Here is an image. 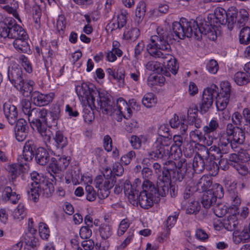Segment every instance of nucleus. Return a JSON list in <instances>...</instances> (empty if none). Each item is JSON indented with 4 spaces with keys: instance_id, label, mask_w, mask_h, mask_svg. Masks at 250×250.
<instances>
[{
    "instance_id": "obj_1",
    "label": "nucleus",
    "mask_w": 250,
    "mask_h": 250,
    "mask_svg": "<svg viewBox=\"0 0 250 250\" xmlns=\"http://www.w3.org/2000/svg\"><path fill=\"white\" fill-rule=\"evenodd\" d=\"M124 192L133 205L139 203L141 208L148 209L155 202H158L160 196L165 197L168 192V187L159 178L156 187L151 181L139 178L135 179L132 185L126 182L124 185Z\"/></svg>"
},
{
    "instance_id": "obj_2",
    "label": "nucleus",
    "mask_w": 250,
    "mask_h": 250,
    "mask_svg": "<svg viewBox=\"0 0 250 250\" xmlns=\"http://www.w3.org/2000/svg\"><path fill=\"white\" fill-rule=\"evenodd\" d=\"M157 35L150 38L151 43L147 45V50L150 55L155 58L162 59L163 63L166 65L165 70L173 74H177L179 64L176 59L171 53L170 43L176 40L175 34L161 27L156 29Z\"/></svg>"
},
{
    "instance_id": "obj_3",
    "label": "nucleus",
    "mask_w": 250,
    "mask_h": 250,
    "mask_svg": "<svg viewBox=\"0 0 250 250\" xmlns=\"http://www.w3.org/2000/svg\"><path fill=\"white\" fill-rule=\"evenodd\" d=\"M172 30L177 39H183L187 37L200 40L202 35L207 36L212 41L217 39L215 26L205 21L198 24L195 20L188 21L182 18L179 22L173 23Z\"/></svg>"
},
{
    "instance_id": "obj_4",
    "label": "nucleus",
    "mask_w": 250,
    "mask_h": 250,
    "mask_svg": "<svg viewBox=\"0 0 250 250\" xmlns=\"http://www.w3.org/2000/svg\"><path fill=\"white\" fill-rule=\"evenodd\" d=\"M185 162V159H180L177 164L172 161H168L163 167L162 176L159 178L168 187L170 181L181 182L188 170Z\"/></svg>"
},
{
    "instance_id": "obj_5",
    "label": "nucleus",
    "mask_w": 250,
    "mask_h": 250,
    "mask_svg": "<svg viewBox=\"0 0 250 250\" xmlns=\"http://www.w3.org/2000/svg\"><path fill=\"white\" fill-rule=\"evenodd\" d=\"M172 143L171 138L163 136H159L152 145V150L148 153L149 158L154 160L168 158L169 157L170 146Z\"/></svg>"
},
{
    "instance_id": "obj_6",
    "label": "nucleus",
    "mask_w": 250,
    "mask_h": 250,
    "mask_svg": "<svg viewBox=\"0 0 250 250\" xmlns=\"http://www.w3.org/2000/svg\"><path fill=\"white\" fill-rule=\"evenodd\" d=\"M224 189L222 186L215 183L212 186L210 189L204 192L203 194L201 203L203 207L208 209L214 207L217 203V200L221 199L224 196Z\"/></svg>"
},
{
    "instance_id": "obj_7",
    "label": "nucleus",
    "mask_w": 250,
    "mask_h": 250,
    "mask_svg": "<svg viewBox=\"0 0 250 250\" xmlns=\"http://www.w3.org/2000/svg\"><path fill=\"white\" fill-rule=\"evenodd\" d=\"M97 105H96L95 109L102 112L104 114L112 115L115 114L116 109L112 96L108 93L98 92L97 94Z\"/></svg>"
},
{
    "instance_id": "obj_8",
    "label": "nucleus",
    "mask_w": 250,
    "mask_h": 250,
    "mask_svg": "<svg viewBox=\"0 0 250 250\" xmlns=\"http://www.w3.org/2000/svg\"><path fill=\"white\" fill-rule=\"evenodd\" d=\"M76 91L79 98L82 101H86L91 109L96 107L95 98L97 97V90L90 87L86 83H83L76 86Z\"/></svg>"
},
{
    "instance_id": "obj_9",
    "label": "nucleus",
    "mask_w": 250,
    "mask_h": 250,
    "mask_svg": "<svg viewBox=\"0 0 250 250\" xmlns=\"http://www.w3.org/2000/svg\"><path fill=\"white\" fill-rule=\"evenodd\" d=\"M116 180V178H113L106 179L103 183L104 179L102 175L96 177L94 183L95 188L98 189V196L100 199H104L109 196L110 190L114 186Z\"/></svg>"
},
{
    "instance_id": "obj_10",
    "label": "nucleus",
    "mask_w": 250,
    "mask_h": 250,
    "mask_svg": "<svg viewBox=\"0 0 250 250\" xmlns=\"http://www.w3.org/2000/svg\"><path fill=\"white\" fill-rule=\"evenodd\" d=\"M232 141L233 148L237 149L239 145L243 144L245 140V134L243 129L238 126H234L232 124H228L225 131Z\"/></svg>"
},
{
    "instance_id": "obj_11",
    "label": "nucleus",
    "mask_w": 250,
    "mask_h": 250,
    "mask_svg": "<svg viewBox=\"0 0 250 250\" xmlns=\"http://www.w3.org/2000/svg\"><path fill=\"white\" fill-rule=\"evenodd\" d=\"M217 90L218 87L213 84L204 90L202 99L200 104V108L202 113H206L212 106L213 99L217 94Z\"/></svg>"
},
{
    "instance_id": "obj_12",
    "label": "nucleus",
    "mask_w": 250,
    "mask_h": 250,
    "mask_svg": "<svg viewBox=\"0 0 250 250\" xmlns=\"http://www.w3.org/2000/svg\"><path fill=\"white\" fill-rule=\"evenodd\" d=\"M37 149V146L33 140L26 141L23 146L22 154L18 157V162L28 164L32 160Z\"/></svg>"
},
{
    "instance_id": "obj_13",
    "label": "nucleus",
    "mask_w": 250,
    "mask_h": 250,
    "mask_svg": "<svg viewBox=\"0 0 250 250\" xmlns=\"http://www.w3.org/2000/svg\"><path fill=\"white\" fill-rule=\"evenodd\" d=\"M115 114L118 116L117 120L121 121L123 117L125 119L130 118L132 115V110L129 107L128 104L122 98H120L116 101V109Z\"/></svg>"
},
{
    "instance_id": "obj_14",
    "label": "nucleus",
    "mask_w": 250,
    "mask_h": 250,
    "mask_svg": "<svg viewBox=\"0 0 250 250\" xmlns=\"http://www.w3.org/2000/svg\"><path fill=\"white\" fill-rule=\"evenodd\" d=\"M31 97L34 104L39 106H43L48 105L51 103L54 98V93H49L48 94H42L39 91H35L33 92Z\"/></svg>"
},
{
    "instance_id": "obj_15",
    "label": "nucleus",
    "mask_w": 250,
    "mask_h": 250,
    "mask_svg": "<svg viewBox=\"0 0 250 250\" xmlns=\"http://www.w3.org/2000/svg\"><path fill=\"white\" fill-rule=\"evenodd\" d=\"M8 79L14 86L19 83L22 82L25 75L21 67L18 65L9 67L7 71Z\"/></svg>"
},
{
    "instance_id": "obj_16",
    "label": "nucleus",
    "mask_w": 250,
    "mask_h": 250,
    "mask_svg": "<svg viewBox=\"0 0 250 250\" xmlns=\"http://www.w3.org/2000/svg\"><path fill=\"white\" fill-rule=\"evenodd\" d=\"M219 141L218 146L224 154L230 152L231 149L237 151L236 148H233V144L229 137V134H227L225 131L221 132L218 135Z\"/></svg>"
},
{
    "instance_id": "obj_17",
    "label": "nucleus",
    "mask_w": 250,
    "mask_h": 250,
    "mask_svg": "<svg viewBox=\"0 0 250 250\" xmlns=\"http://www.w3.org/2000/svg\"><path fill=\"white\" fill-rule=\"evenodd\" d=\"M33 129H36L38 132L40 134L44 142L50 141L51 132L47 128V123L42 120L35 121L30 123Z\"/></svg>"
},
{
    "instance_id": "obj_18",
    "label": "nucleus",
    "mask_w": 250,
    "mask_h": 250,
    "mask_svg": "<svg viewBox=\"0 0 250 250\" xmlns=\"http://www.w3.org/2000/svg\"><path fill=\"white\" fill-rule=\"evenodd\" d=\"M33 129H36L38 132L40 134L44 142L50 141L51 132L47 128V123L42 120L35 121L30 123Z\"/></svg>"
},
{
    "instance_id": "obj_19",
    "label": "nucleus",
    "mask_w": 250,
    "mask_h": 250,
    "mask_svg": "<svg viewBox=\"0 0 250 250\" xmlns=\"http://www.w3.org/2000/svg\"><path fill=\"white\" fill-rule=\"evenodd\" d=\"M233 241L236 244L247 243L250 241V229L248 226L241 228L233 232Z\"/></svg>"
},
{
    "instance_id": "obj_20",
    "label": "nucleus",
    "mask_w": 250,
    "mask_h": 250,
    "mask_svg": "<svg viewBox=\"0 0 250 250\" xmlns=\"http://www.w3.org/2000/svg\"><path fill=\"white\" fill-rule=\"evenodd\" d=\"M4 115L9 123L14 125L18 118V111L16 106L11 104L10 103H5L3 105Z\"/></svg>"
},
{
    "instance_id": "obj_21",
    "label": "nucleus",
    "mask_w": 250,
    "mask_h": 250,
    "mask_svg": "<svg viewBox=\"0 0 250 250\" xmlns=\"http://www.w3.org/2000/svg\"><path fill=\"white\" fill-rule=\"evenodd\" d=\"M35 84L33 81H25L24 79L22 82L16 84L14 87L24 97L31 96L33 90V85Z\"/></svg>"
},
{
    "instance_id": "obj_22",
    "label": "nucleus",
    "mask_w": 250,
    "mask_h": 250,
    "mask_svg": "<svg viewBox=\"0 0 250 250\" xmlns=\"http://www.w3.org/2000/svg\"><path fill=\"white\" fill-rule=\"evenodd\" d=\"M24 37L28 38V35L26 31L21 26L18 25L14 20L13 21H12L8 38L16 40L17 39Z\"/></svg>"
},
{
    "instance_id": "obj_23",
    "label": "nucleus",
    "mask_w": 250,
    "mask_h": 250,
    "mask_svg": "<svg viewBox=\"0 0 250 250\" xmlns=\"http://www.w3.org/2000/svg\"><path fill=\"white\" fill-rule=\"evenodd\" d=\"M36 163L41 166L46 165L50 160V155L47 150L42 147L36 150L34 156Z\"/></svg>"
},
{
    "instance_id": "obj_24",
    "label": "nucleus",
    "mask_w": 250,
    "mask_h": 250,
    "mask_svg": "<svg viewBox=\"0 0 250 250\" xmlns=\"http://www.w3.org/2000/svg\"><path fill=\"white\" fill-rule=\"evenodd\" d=\"M185 116H182L180 118L179 116L175 114L173 118L170 119L169 124L171 127L179 128L181 134L184 135L186 133L188 128V125L185 123Z\"/></svg>"
},
{
    "instance_id": "obj_25",
    "label": "nucleus",
    "mask_w": 250,
    "mask_h": 250,
    "mask_svg": "<svg viewBox=\"0 0 250 250\" xmlns=\"http://www.w3.org/2000/svg\"><path fill=\"white\" fill-rule=\"evenodd\" d=\"M222 226L228 231L233 232L240 229L241 224L235 215L229 216L227 219H224L223 222H221Z\"/></svg>"
},
{
    "instance_id": "obj_26",
    "label": "nucleus",
    "mask_w": 250,
    "mask_h": 250,
    "mask_svg": "<svg viewBox=\"0 0 250 250\" xmlns=\"http://www.w3.org/2000/svg\"><path fill=\"white\" fill-rule=\"evenodd\" d=\"M47 113L48 111L45 108H33L28 116V121L30 123L40 120L44 121Z\"/></svg>"
},
{
    "instance_id": "obj_27",
    "label": "nucleus",
    "mask_w": 250,
    "mask_h": 250,
    "mask_svg": "<svg viewBox=\"0 0 250 250\" xmlns=\"http://www.w3.org/2000/svg\"><path fill=\"white\" fill-rule=\"evenodd\" d=\"M28 164H22L19 163L18 164H12L8 165L6 167V169L11 174L12 179H15L21 173L25 172L26 168L24 166H27Z\"/></svg>"
},
{
    "instance_id": "obj_28",
    "label": "nucleus",
    "mask_w": 250,
    "mask_h": 250,
    "mask_svg": "<svg viewBox=\"0 0 250 250\" xmlns=\"http://www.w3.org/2000/svg\"><path fill=\"white\" fill-rule=\"evenodd\" d=\"M28 38H21L14 40L13 44L14 48L20 52L29 53L31 50L28 42Z\"/></svg>"
},
{
    "instance_id": "obj_29",
    "label": "nucleus",
    "mask_w": 250,
    "mask_h": 250,
    "mask_svg": "<svg viewBox=\"0 0 250 250\" xmlns=\"http://www.w3.org/2000/svg\"><path fill=\"white\" fill-rule=\"evenodd\" d=\"M59 166L56 160V158L52 157L51 159L50 163L47 167V171L55 181H57L61 178L59 174L62 170Z\"/></svg>"
},
{
    "instance_id": "obj_30",
    "label": "nucleus",
    "mask_w": 250,
    "mask_h": 250,
    "mask_svg": "<svg viewBox=\"0 0 250 250\" xmlns=\"http://www.w3.org/2000/svg\"><path fill=\"white\" fill-rule=\"evenodd\" d=\"M146 68L156 73L161 74L167 77L170 76V73L165 70L160 62L156 61H149L146 64Z\"/></svg>"
},
{
    "instance_id": "obj_31",
    "label": "nucleus",
    "mask_w": 250,
    "mask_h": 250,
    "mask_svg": "<svg viewBox=\"0 0 250 250\" xmlns=\"http://www.w3.org/2000/svg\"><path fill=\"white\" fill-rule=\"evenodd\" d=\"M53 139L54 140V146L57 150H62L68 144L67 138L60 130L56 132Z\"/></svg>"
},
{
    "instance_id": "obj_32",
    "label": "nucleus",
    "mask_w": 250,
    "mask_h": 250,
    "mask_svg": "<svg viewBox=\"0 0 250 250\" xmlns=\"http://www.w3.org/2000/svg\"><path fill=\"white\" fill-rule=\"evenodd\" d=\"M198 110L189 108L188 111V121L189 125H194L197 128L201 126L202 121L197 117Z\"/></svg>"
},
{
    "instance_id": "obj_33",
    "label": "nucleus",
    "mask_w": 250,
    "mask_h": 250,
    "mask_svg": "<svg viewBox=\"0 0 250 250\" xmlns=\"http://www.w3.org/2000/svg\"><path fill=\"white\" fill-rule=\"evenodd\" d=\"M3 197L7 201L16 204L18 203L20 197L16 192L13 191L12 188L9 186L4 188L3 191Z\"/></svg>"
},
{
    "instance_id": "obj_34",
    "label": "nucleus",
    "mask_w": 250,
    "mask_h": 250,
    "mask_svg": "<svg viewBox=\"0 0 250 250\" xmlns=\"http://www.w3.org/2000/svg\"><path fill=\"white\" fill-rule=\"evenodd\" d=\"M212 181L210 178L203 176L200 178L199 182L197 183V189L200 192H206L209 188L212 187Z\"/></svg>"
},
{
    "instance_id": "obj_35",
    "label": "nucleus",
    "mask_w": 250,
    "mask_h": 250,
    "mask_svg": "<svg viewBox=\"0 0 250 250\" xmlns=\"http://www.w3.org/2000/svg\"><path fill=\"white\" fill-rule=\"evenodd\" d=\"M117 23L110 22L108 24L107 26L111 28V31L116 29H121L124 27L126 23V17L125 14L122 12L118 16Z\"/></svg>"
},
{
    "instance_id": "obj_36",
    "label": "nucleus",
    "mask_w": 250,
    "mask_h": 250,
    "mask_svg": "<svg viewBox=\"0 0 250 250\" xmlns=\"http://www.w3.org/2000/svg\"><path fill=\"white\" fill-rule=\"evenodd\" d=\"M192 167L194 172L197 173L203 172L205 169L204 159L200 154H198L194 157Z\"/></svg>"
},
{
    "instance_id": "obj_37",
    "label": "nucleus",
    "mask_w": 250,
    "mask_h": 250,
    "mask_svg": "<svg viewBox=\"0 0 250 250\" xmlns=\"http://www.w3.org/2000/svg\"><path fill=\"white\" fill-rule=\"evenodd\" d=\"M214 16L216 19V22L221 24L228 23L226 10L221 7H218L214 10Z\"/></svg>"
},
{
    "instance_id": "obj_38",
    "label": "nucleus",
    "mask_w": 250,
    "mask_h": 250,
    "mask_svg": "<svg viewBox=\"0 0 250 250\" xmlns=\"http://www.w3.org/2000/svg\"><path fill=\"white\" fill-rule=\"evenodd\" d=\"M233 80L239 85H244L250 82V75L245 72H237L233 77Z\"/></svg>"
},
{
    "instance_id": "obj_39",
    "label": "nucleus",
    "mask_w": 250,
    "mask_h": 250,
    "mask_svg": "<svg viewBox=\"0 0 250 250\" xmlns=\"http://www.w3.org/2000/svg\"><path fill=\"white\" fill-rule=\"evenodd\" d=\"M31 179L32 182L30 184H33V186H39L42 187L45 183L47 181L46 177L42 173H39L36 171H33L30 174Z\"/></svg>"
},
{
    "instance_id": "obj_40",
    "label": "nucleus",
    "mask_w": 250,
    "mask_h": 250,
    "mask_svg": "<svg viewBox=\"0 0 250 250\" xmlns=\"http://www.w3.org/2000/svg\"><path fill=\"white\" fill-rule=\"evenodd\" d=\"M226 13L228 20V26L230 28H232L233 24L236 23L238 13V10L236 7L234 6H231L228 8L227 11H226Z\"/></svg>"
},
{
    "instance_id": "obj_41",
    "label": "nucleus",
    "mask_w": 250,
    "mask_h": 250,
    "mask_svg": "<svg viewBox=\"0 0 250 250\" xmlns=\"http://www.w3.org/2000/svg\"><path fill=\"white\" fill-rule=\"evenodd\" d=\"M41 191V187L39 186H33V184H30L28 186L27 192L29 195V198L30 200L34 202L38 201L40 192Z\"/></svg>"
},
{
    "instance_id": "obj_42",
    "label": "nucleus",
    "mask_w": 250,
    "mask_h": 250,
    "mask_svg": "<svg viewBox=\"0 0 250 250\" xmlns=\"http://www.w3.org/2000/svg\"><path fill=\"white\" fill-rule=\"evenodd\" d=\"M157 102V98L152 93L146 94L142 99V104L147 108L154 106Z\"/></svg>"
},
{
    "instance_id": "obj_43",
    "label": "nucleus",
    "mask_w": 250,
    "mask_h": 250,
    "mask_svg": "<svg viewBox=\"0 0 250 250\" xmlns=\"http://www.w3.org/2000/svg\"><path fill=\"white\" fill-rule=\"evenodd\" d=\"M217 160L212 157L208 156L204 160L205 168L208 170L212 171L214 172L219 170V167L218 164L215 161Z\"/></svg>"
},
{
    "instance_id": "obj_44",
    "label": "nucleus",
    "mask_w": 250,
    "mask_h": 250,
    "mask_svg": "<svg viewBox=\"0 0 250 250\" xmlns=\"http://www.w3.org/2000/svg\"><path fill=\"white\" fill-rule=\"evenodd\" d=\"M36 231V229H31V232H27L24 236L25 243L32 248L36 247L38 243V240L35 236Z\"/></svg>"
},
{
    "instance_id": "obj_45",
    "label": "nucleus",
    "mask_w": 250,
    "mask_h": 250,
    "mask_svg": "<svg viewBox=\"0 0 250 250\" xmlns=\"http://www.w3.org/2000/svg\"><path fill=\"white\" fill-rule=\"evenodd\" d=\"M232 121L234 125H238V127H243V129L246 130V126L247 124L243 115L242 116L238 112H234L232 116Z\"/></svg>"
},
{
    "instance_id": "obj_46",
    "label": "nucleus",
    "mask_w": 250,
    "mask_h": 250,
    "mask_svg": "<svg viewBox=\"0 0 250 250\" xmlns=\"http://www.w3.org/2000/svg\"><path fill=\"white\" fill-rule=\"evenodd\" d=\"M220 85L221 89L219 93H218V89L217 90V94H216V96L229 99L231 92L230 83L228 82H223L221 83Z\"/></svg>"
},
{
    "instance_id": "obj_47",
    "label": "nucleus",
    "mask_w": 250,
    "mask_h": 250,
    "mask_svg": "<svg viewBox=\"0 0 250 250\" xmlns=\"http://www.w3.org/2000/svg\"><path fill=\"white\" fill-rule=\"evenodd\" d=\"M219 125L216 119H212L208 125L205 126L203 127V131L205 133V135H207L208 137L210 136V134L211 133L215 132L216 129L219 127Z\"/></svg>"
},
{
    "instance_id": "obj_48",
    "label": "nucleus",
    "mask_w": 250,
    "mask_h": 250,
    "mask_svg": "<svg viewBox=\"0 0 250 250\" xmlns=\"http://www.w3.org/2000/svg\"><path fill=\"white\" fill-rule=\"evenodd\" d=\"M99 232L102 238L105 240L112 235V228L108 224H103L99 228Z\"/></svg>"
},
{
    "instance_id": "obj_49",
    "label": "nucleus",
    "mask_w": 250,
    "mask_h": 250,
    "mask_svg": "<svg viewBox=\"0 0 250 250\" xmlns=\"http://www.w3.org/2000/svg\"><path fill=\"white\" fill-rule=\"evenodd\" d=\"M240 43L248 44L250 43V28L248 26L243 28L239 34Z\"/></svg>"
},
{
    "instance_id": "obj_50",
    "label": "nucleus",
    "mask_w": 250,
    "mask_h": 250,
    "mask_svg": "<svg viewBox=\"0 0 250 250\" xmlns=\"http://www.w3.org/2000/svg\"><path fill=\"white\" fill-rule=\"evenodd\" d=\"M213 212L218 217H222L227 213L229 209L227 206L223 204L217 202L213 208Z\"/></svg>"
},
{
    "instance_id": "obj_51",
    "label": "nucleus",
    "mask_w": 250,
    "mask_h": 250,
    "mask_svg": "<svg viewBox=\"0 0 250 250\" xmlns=\"http://www.w3.org/2000/svg\"><path fill=\"white\" fill-rule=\"evenodd\" d=\"M80 171L79 167L75 166L71 167L67 174V176L71 179L75 184L78 183L81 179Z\"/></svg>"
},
{
    "instance_id": "obj_52",
    "label": "nucleus",
    "mask_w": 250,
    "mask_h": 250,
    "mask_svg": "<svg viewBox=\"0 0 250 250\" xmlns=\"http://www.w3.org/2000/svg\"><path fill=\"white\" fill-rule=\"evenodd\" d=\"M249 15V13L246 9H240L238 13L236 24L240 27L245 25L248 20Z\"/></svg>"
},
{
    "instance_id": "obj_53",
    "label": "nucleus",
    "mask_w": 250,
    "mask_h": 250,
    "mask_svg": "<svg viewBox=\"0 0 250 250\" xmlns=\"http://www.w3.org/2000/svg\"><path fill=\"white\" fill-rule=\"evenodd\" d=\"M178 216V214H175L173 215L168 217L165 226L166 231L167 232L165 234H164L165 237H167L169 234L170 229L174 226L176 222Z\"/></svg>"
},
{
    "instance_id": "obj_54",
    "label": "nucleus",
    "mask_w": 250,
    "mask_h": 250,
    "mask_svg": "<svg viewBox=\"0 0 250 250\" xmlns=\"http://www.w3.org/2000/svg\"><path fill=\"white\" fill-rule=\"evenodd\" d=\"M207 153L208 156L212 157L217 160L223 157V153H222V151L220 150L218 146L213 145L211 146L209 149L207 150Z\"/></svg>"
},
{
    "instance_id": "obj_55",
    "label": "nucleus",
    "mask_w": 250,
    "mask_h": 250,
    "mask_svg": "<svg viewBox=\"0 0 250 250\" xmlns=\"http://www.w3.org/2000/svg\"><path fill=\"white\" fill-rule=\"evenodd\" d=\"M13 217L17 221L22 220L25 216V208L23 205L20 204L13 213Z\"/></svg>"
},
{
    "instance_id": "obj_56",
    "label": "nucleus",
    "mask_w": 250,
    "mask_h": 250,
    "mask_svg": "<svg viewBox=\"0 0 250 250\" xmlns=\"http://www.w3.org/2000/svg\"><path fill=\"white\" fill-rule=\"evenodd\" d=\"M140 35V31L137 28H132L124 32L123 36L127 40L135 41Z\"/></svg>"
},
{
    "instance_id": "obj_57",
    "label": "nucleus",
    "mask_w": 250,
    "mask_h": 250,
    "mask_svg": "<svg viewBox=\"0 0 250 250\" xmlns=\"http://www.w3.org/2000/svg\"><path fill=\"white\" fill-rule=\"evenodd\" d=\"M41 188L42 189V195L45 197L51 196L54 192L53 184L48 180L42 186Z\"/></svg>"
},
{
    "instance_id": "obj_58",
    "label": "nucleus",
    "mask_w": 250,
    "mask_h": 250,
    "mask_svg": "<svg viewBox=\"0 0 250 250\" xmlns=\"http://www.w3.org/2000/svg\"><path fill=\"white\" fill-rule=\"evenodd\" d=\"M11 21H10L8 23L3 22L0 23V36L1 37L3 38H9Z\"/></svg>"
},
{
    "instance_id": "obj_59",
    "label": "nucleus",
    "mask_w": 250,
    "mask_h": 250,
    "mask_svg": "<svg viewBox=\"0 0 250 250\" xmlns=\"http://www.w3.org/2000/svg\"><path fill=\"white\" fill-rule=\"evenodd\" d=\"M216 104L218 110L223 111L226 109L229 102V99L216 96Z\"/></svg>"
},
{
    "instance_id": "obj_60",
    "label": "nucleus",
    "mask_w": 250,
    "mask_h": 250,
    "mask_svg": "<svg viewBox=\"0 0 250 250\" xmlns=\"http://www.w3.org/2000/svg\"><path fill=\"white\" fill-rule=\"evenodd\" d=\"M125 71L124 68L119 67L116 71H115V77L111 79L117 80L120 85H124L125 83Z\"/></svg>"
},
{
    "instance_id": "obj_61",
    "label": "nucleus",
    "mask_w": 250,
    "mask_h": 250,
    "mask_svg": "<svg viewBox=\"0 0 250 250\" xmlns=\"http://www.w3.org/2000/svg\"><path fill=\"white\" fill-rule=\"evenodd\" d=\"M130 226V221L127 218L123 219L119 226L117 230L118 236H122Z\"/></svg>"
},
{
    "instance_id": "obj_62",
    "label": "nucleus",
    "mask_w": 250,
    "mask_h": 250,
    "mask_svg": "<svg viewBox=\"0 0 250 250\" xmlns=\"http://www.w3.org/2000/svg\"><path fill=\"white\" fill-rule=\"evenodd\" d=\"M200 205L198 201L193 200L189 204L186 213L188 214H196L200 210Z\"/></svg>"
},
{
    "instance_id": "obj_63",
    "label": "nucleus",
    "mask_w": 250,
    "mask_h": 250,
    "mask_svg": "<svg viewBox=\"0 0 250 250\" xmlns=\"http://www.w3.org/2000/svg\"><path fill=\"white\" fill-rule=\"evenodd\" d=\"M16 125L14 127V130L16 131H29V127L26 121L23 119L20 118L17 119L15 123Z\"/></svg>"
},
{
    "instance_id": "obj_64",
    "label": "nucleus",
    "mask_w": 250,
    "mask_h": 250,
    "mask_svg": "<svg viewBox=\"0 0 250 250\" xmlns=\"http://www.w3.org/2000/svg\"><path fill=\"white\" fill-rule=\"evenodd\" d=\"M39 232L42 239H47L49 236V230L47 225L44 223H40L39 225Z\"/></svg>"
}]
</instances>
